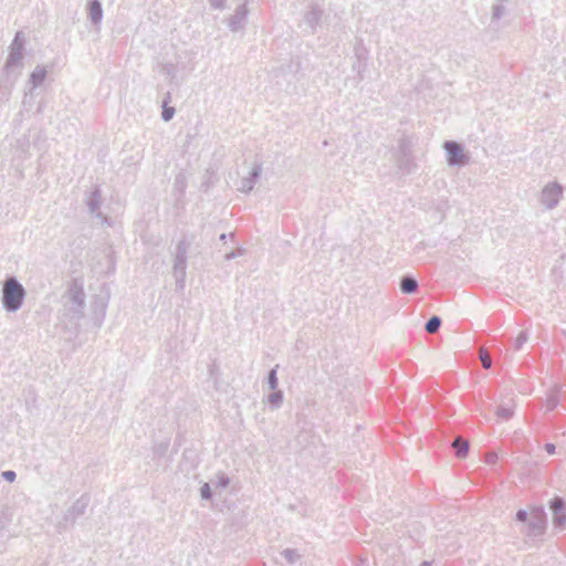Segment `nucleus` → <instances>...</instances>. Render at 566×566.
I'll list each match as a JSON object with an SVG mask.
<instances>
[{
	"mask_svg": "<svg viewBox=\"0 0 566 566\" xmlns=\"http://www.w3.org/2000/svg\"><path fill=\"white\" fill-rule=\"evenodd\" d=\"M85 292L82 281L73 279L63 294V316L76 325L84 317Z\"/></svg>",
	"mask_w": 566,
	"mask_h": 566,
	"instance_id": "nucleus-1",
	"label": "nucleus"
},
{
	"mask_svg": "<svg viewBox=\"0 0 566 566\" xmlns=\"http://www.w3.org/2000/svg\"><path fill=\"white\" fill-rule=\"evenodd\" d=\"M1 294L3 310L8 313H15L22 307L27 291L17 276L8 275L2 282Z\"/></svg>",
	"mask_w": 566,
	"mask_h": 566,
	"instance_id": "nucleus-2",
	"label": "nucleus"
},
{
	"mask_svg": "<svg viewBox=\"0 0 566 566\" xmlns=\"http://www.w3.org/2000/svg\"><path fill=\"white\" fill-rule=\"evenodd\" d=\"M191 245V241L187 240L186 235L180 239L176 245L172 264V275L176 281V290L182 291L186 285V270L188 250Z\"/></svg>",
	"mask_w": 566,
	"mask_h": 566,
	"instance_id": "nucleus-3",
	"label": "nucleus"
},
{
	"mask_svg": "<svg viewBox=\"0 0 566 566\" xmlns=\"http://www.w3.org/2000/svg\"><path fill=\"white\" fill-rule=\"evenodd\" d=\"M25 34L23 31H18L14 34V38L9 45V54L4 63V72L9 74L15 69H22L23 59H24V49H25Z\"/></svg>",
	"mask_w": 566,
	"mask_h": 566,
	"instance_id": "nucleus-4",
	"label": "nucleus"
},
{
	"mask_svg": "<svg viewBox=\"0 0 566 566\" xmlns=\"http://www.w3.org/2000/svg\"><path fill=\"white\" fill-rule=\"evenodd\" d=\"M90 495H81L63 514L62 518L57 522L56 528L59 532L66 531L75 524L77 518L83 516L90 504Z\"/></svg>",
	"mask_w": 566,
	"mask_h": 566,
	"instance_id": "nucleus-5",
	"label": "nucleus"
},
{
	"mask_svg": "<svg viewBox=\"0 0 566 566\" xmlns=\"http://www.w3.org/2000/svg\"><path fill=\"white\" fill-rule=\"evenodd\" d=\"M412 143L409 137L403 136L398 142V148L396 150V165L398 169L406 175H410L416 170V163L412 156Z\"/></svg>",
	"mask_w": 566,
	"mask_h": 566,
	"instance_id": "nucleus-6",
	"label": "nucleus"
},
{
	"mask_svg": "<svg viewBox=\"0 0 566 566\" xmlns=\"http://www.w3.org/2000/svg\"><path fill=\"white\" fill-rule=\"evenodd\" d=\"M443 149L447 154V163L452 167H461L469 163V155L464 150V146L455 140H446Z\"/></svg>",
	"mask_w": 566,
	"mask_h": 566,
	"instance_id": "nucleus-7",
	"label": "nucleus"
},
{
	"mask_svg": "<svg viewBox=\"0 0 566 566\" xmlns=\"http://www.w3.org/2000/svg\"><path fill=\"white\" fill-rule=\"evenodd\" d=\"M546 524V513L542 507H535L531 512L524 533L528 537H538L545 533Z\"/></svg>",
	"mask_w": 566,
	"mask_h": 566,
	"instance_id": "nucleus-8",
	"label": "nucleus"
},
{
	"mask_svg": "<svg viewBox=\"0 0 566 566\" xmlns=\"http://www.w3.org/2000/svg\"><path fill=\"white\" fill-rule=\"evenodd\" d=\"M368 50L365 48L363 42H358L354 46V62L352 70L357 73V82H361L365 78V72L367 71Z\"/></svg>",
	"mask_w": 566,
	"mask_h": 566,
	"instance_id": "nucleus-9",
	"label": "nucleus"
},
{
	"mask_svg": "<svg viewBox=\"0 0 566 566\" xmlns=\"http://www.w3.org/2000/svg\"><path fill=\"white\" fill-rule=\"evenodd\" d=\"M562 196L563 187L558 182H549L543 188L539 201L547 209H553L558 205Z\"/></svg>",
	"mask_w": 566,
	"mask_h": 566,
	"instance_id": "nucleus-10",
	"label": "nucleus"
},
{
	"mask_svg": "<svg viewBox=\"0 0 566 566\" xmlns=\"http://www.w3.org/2000/svg\"><path fill=\"white\" fill-rule=\"evenodd\" d=\"M549 509L553 513V524L556 528H562L566 523V502L563 497L555 496L549 502Z\"/></svg>",
	"mask_w": 566,
	"mask_h": 566,
	"instance_id": "nucleus-11",
	"label": "nucleus"
},
{
	"mask_svg": "<svg viewBox=\"0 0 566 566\" xmlns=\"http://www.w3.org/2000/svg\"><path fill=\"white\" fill-rule=\"evenodd\" d=\"M249 10L247 3L239 4L234 13L229 18L228 27L232 32H238L244 28Z\"/></svg>",
	"mask_w": 566,
	"mask_h": 566,
	"instance_id": "nucleus-12",
	"label": "nucleus"
},
{
	"mask_svg": "<svg viewBox=\"0 0 566 566\" xmlns=\"http://www.w3.org/2000/svg\"><path fill=\"white\" fill-rule=\"evenodd\" d=\"M261 172H262V165L255 164L253 166V168L251 169V171L249 172V175L241 180V186H240L239 190L244 193L251 192L254 188V185L260 179Z\"/></svg>",
	"mask_w": 566,
	"mask_h": 566,
	"instance_id": "nucleus-13",
	"label": "nucleus"
},
{
	"mask_svg": "<svg viewBox=\"0 0 566 566\" xmlns=\"http://www.w3.org/2000/svg\"><path fill=\"white\" fill-rule=\"evenodd\" d=\"M322 15V8L315 3H312L310 9L305 12L304 21L311 28L312 32H314L316 27L319 24Z\"/></svg>",
	"mask_w": 566,
	"mask_h": 566,
	"instance_id": "nucleus-14",
	"label": "nucleus"
},
{
	"mask_svg": "<svg viewBox=\"0 0 566 566\" xmlns=\"http://www.w3.org/2000/svg\"><path fill=\"white\" fill-rule=\"evenodd\" d=\"M102 203V191L99 186H95L92 191L88 193L86 198V206L88 208V211L92 214H96L97 217H101V212H98Z\"/></svg>",
	"mask_w": 566,
	"mask_h": 566,
	"instance_id": "nucleus-15",
	"label": "nucleus"
},
{
	"mask_svg": "<svg viewBox=\"0 0 566 566\" xmlns=\"http://www.w3.org/2000/svg\"><path fill=\"white\" fill-rule=\"evenodd\" d=\"M87 15L93 24H99L103 19V7L99 0H91L87 2Z\"/></svg>",
	"mask_w": 566,
	"mask_h": 566,
	"instance_id": "nucleus-16",
	"label": "nucleus"
},
{
	"mask_svg": "<svg viewBox=\"0 0 566 566\" xmlns=\"http://www.w3.org/2000/svg\"><path fill=\"white\" fill-rule=\"evenodd\" d=\"M399 289H400L401 293L411 295V294L417 293V291L419 289V283L413 275L405 274L400 279Z\"/></svg>",
	"mask_w": 566,
	"mask_h": 566,
	"instance_id": "nucleus-17",
	"label": "nucleus"
},
{
	"mask_svg": "<svg viewBox=\"0 0 566 566\" xmlns=\"http://www.w3.org/2000/svg\"><path fill=\"white\" fill-rule=\"evenodd\" d=\"M48 75V70L43 65H36L35 69L30 74L29 82L31 83L33 88H36L43 84Z\"/></svg>",
	"mask_w": 566,
	"mask_h": 566,
	"instance_id": "nucleus-18",
	"label": "nucleus"
},
{
	"mask_svg": "<svg viewBox=\"0 0 566 566\" xmlns=\"http://www.w3.org/2000/svg\"><path fill=\"white\" fill-rule=\"evenodd\" d=\"M452 449L458 458L464 459L468 455L470 442L467 439L457 437L452 441Z\"/></svg>",
	"mask_w": 566,
	"mask_h": 566,
	"instance_id": "nucleus-19",
	"label": "nucleus"
},
{
	"mask_svg": "<svg viewBox=\"0 0 566 566\" xmlns=\"http://www.w3.org/2000/svg\"><path fill=\"white\" fill-rule=\"evenodd\" d=\"M160 73L169 78L171 83H175L177 86L179 83L177 80L178 65L174 63H164L160 65Z\"/></svg>",
	"mask_w": 566,
	"mask_h": 566,
	"instance_id": "nucleus-20",
	"label": "nucleus"
},
{
	"mask_svg": "<svg viewBox=\"0 0 566 566\" xmlns=\"http://www.w3.org/2000/svg\"><path fill=\"white\" fill-rule=\"evenodd\" d=\"M283 400L284 395L280 389L272 390V392L266 397V402L273 410L279 409L282 406Z\"/></svg>",
	"mask_w": 566,
	"mask_h": 566,
	"instance_id": "nucleus-21",
	"label": "nucleus"
},
{
	"mask_svg": "<svg viewBox=\"0 0 566 566\" xmlns=\"http://www.w3.org/2000/svg\"><path fill=\"white\" fill-rule=\"evenodd\" d=\"M442 324V319L438 315H432L424 324V331L429 334L436 333Z\"/></svg>",
	"mask_w": 566,
	"mask_h": 566,
	"instance_id": "nucleus-22",
	"label": "nucleus"
},
{
	"mask_svg": "<svg viewBox=\"0 0 566 566\" xmlns=\"http://www.w3.org/2000/svg\"><path fill=\"white\" fill-rule=\"evenodd\" d=\"M169 448V440L155 443L153 447L154 459H161L166 455Z\"/></svg>",
	"mask_w": 566,
	"mask_h": 566,
	"instance_id": "nucleus-23",
	"label": "nucleus"
},
{
	"mask_svg": "<svg viewBox=\"0 0 566 566\" xmlns=\"http://www.w3.org/2000/svg\"><path fill=\"white\" fill-rule=\"evenodd\" d=\"M277 368L279 365H275L273 368L269 370L266 376V384L271 390H275L279 387Z\"/></svg>",
	"mask_w": 566,
	"mask_h": 566,
	"instance_id": "nucleus-24",
	"label": "nucleus"
},
{
	"mask_svg": "<svg viewBox=\"0 0 566 566\" xmlns=\"http://www.w3.org/2000/svg\"><path fill=\"white\" fill-rule=\"evenodd\" d=\"M281 555L285 558V560L289 564H295L302 557V555L295 548H285L281 552Z\"/></svg>",
	"mask_w": 566,
	"mask_h": 566,
	"instance_id": "nucleus-25",
	"label": "nucleus"
},
{
	"mask_svg": "<svg viewBox=\"0 0 566 566\" xmlns=\"http://www.w3.org/2000/svg\"><path fill=\"white\" fill-rule=\"evenodd\" d=\"M216 180H217V176H216L214 170L207 169L206 174H205V180H203L201 187L205 188L206 190H208L214 184Z\"/></svg>",
	"mask_w": 566,
	"mask_h": 566,
	"instance_id": "nucleus-26",
	"label": "nucleus"
},
{
	"mask_svg": "<svg viewBox=\"0 0 566 566\" xmlns=\"http://www.w3.org/2000/svg\"><path fill=\"white\" fill-rule=\"evenodd\" d=\"M175 113H176L175 107L166 105V104L161 105V118L164 122L171 120Z\"/></svg>",
	"mask_w": 566,
	"mask_h": 566,
	"instance_id": "nucleus-27",
	"label": "nucleus"
},
{
	"mask_svg": "<svg viewBox=\"0 0 566 566\" xmlns=\"http://www.w3.org/2000/svg\"><path fill=\"white\" fill-rule=\"evenodd\" d=\"M528 340V334L526 331L520 332L517 337L514 340V349L521 350L523 345Z\"/></svg>",
	"mask_w": 566,
	"mask_h": 566,
	"instance_id": "nucleus-28",
	"label": "nucleus"
},
{
	"mask_svg": "<svg viewBox=\"0 0 566 566\" xmlns=\"http://www.w3.org/2000/svg\"><path fill=\"white\" fill-rule=\"evenodd\" d=\"M513 409L506 406H500L496 409V416L505 420L511 419L513 417Z\"/></svg>",
	"mask_w": 566,
	"mask_h": 566,
	"instance_id": "nucleus-29",
	"label": "nucleus"
},
{
	"mask_svg": "<svg viewBox=\"0 0 566 566\" xmlns=\"http://www.w3.org/2000/svg\"><path fill=\"white\" fill-rule=\"evenodd\" d=\"M212 490L209 483H203L200 488V496L202 500H211L212 499Z\"/></svg>",
	"mask_w": 566,
	"mask_h": 566,
	"instance_id": "nucleus-30",
	"label": "nucleus"
},
{
	"mask_svg": "<svg viewBox=\"0 0 566 566\" xmlns=\"http://www.w3.org/2000/svg\"><path fill=\"white\" fill-rule=\"evenodd\" d=\"M504 11H505V8L503 4H501V3L494 4L492 8V20L494 21V20L501 19L504 14Z\"/></svg>",
	"mask_w": 566,
	"mask_h": 566,
	"instance_id": "nucleus-31",
	"label": "nucleus"
},
{
	"mask_svg": "<svg viewBox=\"0 0 566 566\" xmlns=\"http://www.w3.org/2000/svg\"><path fill=\"white\" fill-rule=\"evenodd\" d=\"M531 517V513H528L524 509H520L515 514L516 522L527 524L528 520Z\"/></svg>",
	"mask_w": 566,
	"mask_h": 566,
	"instance_id": "nucleus-32",
	"label": "nucleus"
},
{
	"mask_svg": "<svg viewBox=\"0 0 566 566\" xmlns=\"http://www.w3.org/2000/svg\"><path fill=\"white\" fill-rule=\"evenodd\" d=\"M208 374H209V377L214 381V384H217L219 375H220V370L216 363H212L209 365Z\"/></svg>",
	"mask_w": 566,
	"mask_h": 566,
	"instance_id": "nucleus-33",
	"label": "nucleus"
},
{
	"mask_svg": "<svg viewBox=\"0 0 566 566\" xmlns=\"http://www.w3.org/2000/svg\"><path fill=\"white\" fill-rule=\"evenodd\" d=\"M244 253H245V249L240 247V248L232 250L231 252L224 254V260L230 261L238 256H242Z\"/></svg>",
	"mask_w": 566,
	"mask_h": 566,
	"instance_id": "nucleus-34",
	"label": "nucleus"
},
{
	"mask_svg": "<svg viewBox=\"0 0 566 566\" xmlns=\"http://www.w3.org/2000/svg\"><path fill=\"white\" fill-rule=\"evenodd\" d=\"M480 360H481V364H482L483 368H485V369H490L491 368L492 360H491V358L489 357V355L486 354L485 350L481 352Z\"/></svg>",
	"mask_w": 566,
	"mask_h": 566,
	"instance_id": "nucleus-35",
	"label": "nucleus"
},
{
	"mask_svg": "<svg viewBox=\"0 0 566 566\" xmlns=\"http://www.w3.org/2000/svg\"><path fill=\"white\" fill-rule=\"evenodd\" d=\"M229 483H230V478L228 475L222 473L218 476V481H217L218 488L224 489L229 485Z\"/></svg>",
	"mask_w": 566,
	"mask_h": 566,
	"instance_id": "nucleus-36",
	"label": "nucleus"
},
{
	"mask_svg": "<svg viewBox=\"0 0 566 566\" xmlns=\"http://www.w3.org/2000/svg\"><path fill=\"white\" fill-rule=\"evenodd\" d=\"M1 476H2L6 481H8V482L12 483V482H14V481H15V479H17V473H15L13 470H7V471H3V472L1 473Z\"/></svg>",
	"mask_w": 566,
	"mask_h": 566,
	"instance_id": "nucleus-37",
	"label": "nucleus"
},
{
	"mask_svg": "<svg viewBox=\"0 0 566 566\" xmlns=\"http://www.w3.org/2000/svg\"><path fill=\"white\" fill-rule=\"evenodd\" d=\"M497 459H499L497 453H496V452H494V451H490V452H488V453L485 454V462H486L488 464H494V463H496Z\"/></svg>",
	"mask_w": 566,
	"mask_h": 566,
	"instance_id": "nucleus-38",
	"label": "nucleus"
},
{
	"mask_svg": "<svg viewBox=\"0 0 566 566\" xmlns=\"http://www.w3.org/2000/svg\"><path fill=\"white\" fill-rule=\"evenodd\" d=\"M227 0H209V3L214 9H223Z\"/></svg>",
	"mask_w": 566,
	"mask_h": 566,
	"instance_id": "nucleus-39",
	"label": "nucleus"
},
{
	"mask_svg": "<svg viewBox=\"0 0 566 566\" xmlns=\"http://www.w3.org/2000/svg\"><path fill=\"white\" fill-rule=\"evenodd\" d=\"M175 186L180 190H182L186 187L185 178L181 175L176 177Z\"/></svg>",
	"mask_w": 566,
	"mask_h": 566,
	"instance_id": "nucleus-40",
	"label": "nucleus"
},
{
	"mask_svg": "<svg viewBox=\"0 0 566 566\" xmlns=\"http://www.w3.org/2000/svg\"><path fill=\"white\" fill-rule=\"evenodd\" d=\"M544 449L548 454H554L556 451V446L554 443L548 442L544 446Z\"/></svg>",
	"mask_w": 566,
	"mask_h": 566,
	"instance_id": "nucleus-41",
	"label": "nucleus"
},
{
	"mask_svg": "<svg viewBox=\"0 0 566 566\" xmlns=\"http://www.w3.org/2000/svg\"><path fill=\"white\" fill-rule=\"evenodd\" d=\"M170 101H171V93L167 92L163 99V105H165V104L168 105Z\"/></svg>",
	"mask_w": 566,
	"mask_h": 566,
	"instance_id": "nucleus-42",
	"label": "nucleus"
},
{
	"mask_svg": "<svg viewBox=\"0 0 566 566\" xmlns=\"http://www.w3.org/2000/svg\"><path fill=\"white\" fill-rule=\"evenodd\" d=\"M548 403H549V409H553L557 405V401L555 399H551L548 401Z\"/></svg>",
	"mask_w": 566,
	"mask_h": 566,
	"instance_id": "nucleus-43",
	"label": "nucleus"
},
{
	"mask_svg": "<svg viewBox=\"0 0 566 566\" xmlns=\"http://www.w3.org/2000/svg\"><path fill=\"white\" fill-rule=\"evenodd\" d=\"M227 238H228V234L222 233V234H220L219 240L226 242Z\"/></svg>",
	"mask_w": 566,
	"mask_h": 566,
	"instance_id": "nucleus-44",
	"label": "nucleus"
},
{
	"mask_svg": "<svg viewBox=\"0 0 566 566\" xmlns=\"http://www.w3.org/2000/svg\"><path fill=\"white\" fill-rule=\"evenodd\" d=\"M419 566H432V562L423 560Z\"/></svg>",
	"mask_w": 566,
	"mask_h": 566,
	"instance_id": "nucleus-45",
	"label": "nucleus"
},
{
	"mask_svg": "<svg viewBox=\"0 0 566 566\" xmlns=\"http://www.w3.org/2000/svg\"><path fill=\"white\" fill-rule=\"evenodd\" d=\"M357 566H366L365 560H360L359 565H357Z\"/></svg>",
	"mask_w": 566,
	"mask_h": 566,
	"instance_id": "nucleus-46",
	"label": "nucleus"
},
{
	"mask_svg": "<svg viewBox=\"0 0 566 566\" xmlns=\"http://www.w3.org/2000/svg\"><path fill=\"white\" fill-rule=\"evenodd\" d=\"M229 237H230L231 239H233V238H234V233H233V232H231V233L229 234Z\"/></svg>",
	"mask_w": 566,
	"mask_h": 566,
	"instance_id": "nucleus-47",
	"label": "nucleus"
},
{
	"mask_svg": "<svg viewBox=\"0 0 566 566\" xmlns=\"http://www.w3.org/2000/svg\"><path fill=\"white\" fill-rule=\"evenodd\" d=\"M102 307H103V311H104L105 310V305H102ZM102 316H105L104 312L102 313Z\"/></svg>",
	"mask_w": 566,
	"mask_h": 566,
	"instance_id": "nucleus-48",
	"label": "nucleus"
}]
</instances>
